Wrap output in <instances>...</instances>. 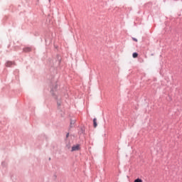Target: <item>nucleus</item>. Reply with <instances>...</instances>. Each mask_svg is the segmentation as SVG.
I'll return each instance as SVG.
<instances>
[{"mask_svg": "<svg viewBox=\"0 0 182 182\" xmlns=\"http://www.w3.org/2000/svg\"><path fill=\"white\" fill-rule=\"evenodd\" d=\"M79 150H80V145L79 144H76V145H74L73 146H72L71 151H77Z\"/></svg>", "mask_w": 182, "mask_h": 182, "instance_id": "f257e3e1", "label": "nucleus"}, {"mask_svg": "<svg viewBox=\"0 0 182 182\" xmlns=\"http://www.w3.org/2000/svg\"><path fill=\"white\" fill-rule=\"evenodd\" d=\"M98 124H97V119H93V127H97Z\"/></svg>", "mask_w": 182, "mask_h": 182, "instance_id": "f03ea898", "label": "nucleus"}, {"mask_svg": "<svg viewBox=\"0 0 182 182\" xmlns=\"http://www.w3.org/2000/svg\"><path fill=\"white\" fill-rule=\"evenodd\" d=\"M13 65L12 62H7V63H6V67L10 68L11 65Z\"/></svg>", "mask_w": 182, "mask_h": 182, "instance_id": "7ed1b4c3", "label": "nucleus"}, {"mask_svg": "<svg viewBox=\"0 0 182 182\" xmlns=\"http://www.w3.org/2000/svg\"><path fill=\"white\" fill-rule=\"evenodd\" d=\"M24 52L25 53L31 52V48H24Z\"/></svg>", "mask_w": 182, "mask_h": 182, "instance_id": "20e7f679", "label": "nucleus"}, {"mask_svg": "<svg viewBox=\"0 0 182 182\" xmlns=\"http://www.w3.org/2000/svg\"><path fill=\"white\" fill-rule=\"evenodd\" d=\"M132 57H133L134 58H137V57H138V53H134L132 54Z\"/></svg>", "mask_w": 182, "mask_h": 182, "instance_id": "39448f33", "label": "nucleus"}, {"mask_svg": "<svg viewBox=\"0 0 182 182\" xmlns=\"http://www.w3.org/2000/svg\"><path fill=\"white\" fill-rule=\"evenodd\" d=\"M134 182H142V180L141 178H136Z\"/></svg>", "mask_w": 182, "mask_h": 182, "instance_id": "423d86ee", "label": "nucleus"}, {"mask_svg": "<svg viewBox=\"0 0 182 182\" xmlns=\"http://www.w3.org/2000/svg\"><path fill=\"white\" fill-rule=\"evenodd\" d=\"M132 40H133L134 42H137V41H138L137 39H136V38H132Z\"/></svg>", "mask_w": 182, "mask_h": 182, "instance_id": "0eeeda50", "label": "nucleus"}]
</instances>
